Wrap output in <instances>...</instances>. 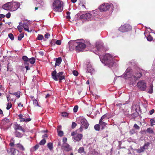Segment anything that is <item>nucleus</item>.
I'll return each mask as SVG.
<instances>
[{"label": "nucleus", "instance_id": "1", "mask_svg": "<svg viewBox=\"0 0 155 155\" xmlns=\"http://www.w3.org/2000/svg\"><path fill=\"white\" fill-rule=\"evenodd\" d=\"M101 61L109 67H111L114 64L113 57L111 54H106L102 56H99Z\"/></svg>", "mask_w": 155, "mask_h": 155}, {"label": "nucleus", "instance_id": "2", "mask_svg": "<svg viewBox=\"0 0 155 155\" xmlns=\"http://www.w3.org/2000/svg\"><path fill=\"white\" fill-rule=\"evenodd\" d=\"M63 2L59 0H55L53 2L52 8L56 12H61L63 10Z\"/></svg>", "mask_w": 155, "mask_h": 155}, {"label": "nucleus", "instance_id": "3", "mask_svg": "<svg viewBox=\"0 0 155 155\" xmlns=\"http://www.w3.org/2000/svg\"><path fill=\"white\" fill-rule=\"evenodd\" d=\"M63 72H61L57 74L56 70L52 71L51 73V77L55 81H58V78L59 80V82H61V81L65 79L64 76L63 75Z\"/></svg>", "mask_w": 155, "mask_h": 155}, {"label": "nucleus", "instance_id": "4", "mask_svg": "<svg viewBox=\"0 0 155 155\" xmlns=\"http://www.w3.org/2000/svg\"><path fill=\"white\" fill-rule=\"evenodd\" d=\"M81 40H76V46L75 50L78 52L82 51L86 47L85 45L83 43L80 42Z\"/></svg>", "mask_w": 155, "mask_h": 155}, {"label": "nucleus", "instance_id": "5", "mask_svg": "<svg viewBox=\"0 0 155 155\" xmlns=\"http://www.w3.org/2000/svg\"><path fill=\"white\" fill-rule=\"evenodd\" d=\"M137 86L138 88L142 91H145L147 87L146 83L143 80L139 81L137 83Z\"/></svg>", "mask_w": 155, "mask_h": 155}, {"label": "nucleus", "instance_id": "6", "mask_svg": "<svg viewBox=\"0 0 155 155\" xmlns=\"http://www.w3.org/2000/svg\"><path fill=\"white\" fill-rule=\"evenodd\" d=\"M77 121L79 120L82 125L84 127L85 129H87L89 124L86 119L85 118L81 117L80 118H77Z\"/></svg>", "mask_w": 155, "mask_h": 155}, {"label": "nucleus", "instance_id": "7", "mask_svg": "<svg viewBox=\"0 0 155 155\" xmlns=\"http://www.w3.org/2000/svg\"><path fill=\"white\" fill-rule=\"evenodd\" d=\"M132 28L131 26L128 24H125L120 27L119 30L122 32H125L131 30Z\"/></svg>", "mask_w": 155, "mask_h": 155}, {"label": "nucleus", "instance_id": "8", "mask_svg": "<svg viewBox=\"0 0 155 155\" xmlns=\"http://www.w3.org/2000/svg\"><path fill=\"white\" fill-rule=\"evenodd\" d=\"M111 5L108 3H104L100 6V10L101 12H105L109 10L110 8Z\"/></svg>", "mask_w": 155, "mask_h": 155}, {"label": "nucleus", "instance_id": "9", "mask_svg": "<svg viewBox=\"0 0 155 155\" xmlns=\"http://www.w3.org/2000/svg\"><path fill=\"white\" fill-rule=\"evenodd\" d=\"M11 10L13 11H15L17 10L20 6V3L12 1L11 2Z\"/></svg>", "mask_w": 155, "mask_h": 155}, {"label": "nucleus", "instance_id": "10", "mask_svg": "<svg viewBox=\"0 0 155 155\" xmlns=\"http://www.w3.org/2000/svg\"><path fill=\"white\" fill-rule=\"evenodd\" d=\"M69 45V48L70 51L73 50L76 48V40H71L68 43Z\"/></svg>", "mask_w": 155, "mask_h": 155}, {"label": "nucleus", "instance_id": "11", "mask_svg": "<svg viewBox=\"0 0 155 155\" xmlns=\"http://www.w3.org/2000/svg\"><path fill=\"white\" fill-rule=\"evenodd\" d=\"M62 148L64 151L67 152H69L72 150L71 147L67 143H63Z\"/></svg>", "mask_w": 155, "mask_h": 155}, {"label": "nucleus", "instance_id": "12", "mask_svg": "<svg viewBox=\"0 0 155 155\" xmlns=\"http://www.w3.org/2000/svg\"><path fill=\"white\" fill-rule=\"evenodd\" d=\"M29 21L27 20H25L24 21V23H23V28L25 31H27L28 32H31V30L30 31L29 29L28 25L29 24Z\"/></svg>", "mask_w": 155, "mask_h": 155}, {"label": "nucleus", "instance_id": "13", "mask_svg": "<svg viewBox=\"0 0 155 155\" xmlns=\"http://www.w3.org/2000/svg\"><path fill=\"white\" fill-rule=\"evenodd\" d=\"M94 69L89 62H88L87 64V67L86 68V71L87 72L91 73L94 71Z\"/></svg>", "mask_w": 155, "mask_h": 155}, {"label": "nucleus", "instance_id": "14", "mask_svg": "<svg viewBox=\"0 0 155 155\" xmlns=\"http://www.w3.org/2000/svg\"><path fill=\"white\" fill-rule=\"evenodd\" d=\"M96 47L97 50L98 51H101L103 50V44L102 43L96 42Z\"/></svg>", "mask_w": 155, "mask_h": 155}, {"label": "nucleus", "instance_id": "15", "mask_svg": "<svg viewBox=\"0 0 155 155\" xmlns=\"http://www.w3.org/2000/svg\"><path fill=\"white\" fill-rule=\"evenodd\" d=\"M11 2H8L3 5L2 8L6 10H9L11 9Z\"/></svg>", "mask_w": 155, "mask_h": 155}, {"label": "nucleus", "instance_id": "16", "mask_svg": "<svg viewBox=\"0 0 155 155\" xmlns=\"http://www.w3.org/2000/svg\"><path fill=\"white\" fill-rule=\"evenodd\" d=\"M130 69H127L124 75V78L125 79L128 78H130Z\"/></svg>", "mask_w": 155, "mask_h": 155}, {"label": "nucleus", "instance_id": "17", "mask_svg": "<svg viewBox=\"0 0 155 155\" xmlns=\"http://www.w3.org/2000/svg\"><path fill=\"white\" fill-rule=\"evenodd\" d=\"M82 137V134H77L76 135V136L73 137V138L76 140L79 141L81 140Z\"/></svg>", "mask_w": 155, "mask_h": 155}, {"label": "nucleus", "instance_id": "18", "mask_svg": "<svg viewBox=\"0 0 155 155\" xmlns=\"http://www.w3.org/2000/svg\"><path fill=\"white\" fill-rule=\"evenodd\" d=\"M142 76L141 73L140 72L136 73L134 75L132 76L131 78H134V80H137L140 78Z\"/></svg>", "mask_w": 155, "mask_h": 155}, {"label": "nucleus", "instance_id": "19", "mask_svg": "<svg viewBox=\"0 0 155 155\" xmlns=\"http://www.w3.org/2000/svg\"><path fill=\"white\" fill-rule=\"evenodd\" d=\"M11 152H12V155H18L19 153L18 150L13 148L11 149Z\"/></svg>", "mask_w": 155, "mask_h": 155}, {"label": "nucleus", "instance_id": "20", "mask_svg": "<svg viewBox=\"0 0 155 155\" xmlns=\"http://www.w3.org/2000/svg\"><path fill=\"white\" fill-rule=\"evenodd\" d=\"M15 130H21L23 132H25V131L21 126L18 124L15 125Z\"/></svg>", "mask_w": 155, "mask_h": 155}, {"label": "nucleus", "instance_id": "21", "mask_svg": "<svg viewBox=\"0 0 155 155\" xmlns=\"http://www.w3.org/2000/svg\"><path fill=\"white\" fill-rule=\"evenodd\" d=\"M100 125L102 127V129H104L107 123L106 121H99Z\"/></svg>", "mask_w": 155, "mask_h": 155}, {"label": "nucleus", "instance_id": "22", "mask_svg": "<svg viewBox=\"0 0 155 155\" xmlns=\"http://www.w3.org/2000/svg\"><path fill=\"white\" fill-rule=\"evenodd\" d=\"M16 147L18 148L19 149L22 151L25 150V148L20 143H17L16 144Z\"/></svg>", "mask_w": 155, "mask_h": 155}, {"label": "nucleus", "instance_id": "23", "mask_svg": "<svg viewBox=\"0 0 155 155\" xmlns=\"http://www.w3.org/2000/svg\"><path fill=\"white\" fill-rule=\"evenodd\" d=\"M61 57H59L58 58H57L55 64V67L61 64Z\"/></svg>", "mask_w": 155, "mask_h": 155}, {"label": "nucleus", "instance_id": "24", "mask_svg": "<svg viewBox=\"0 0 155 155\" xmlns=\"http://www.w3.org/2000/svg\"><path fill=\"white\" fill-rule=\"evenodd\" d=\"M22 59L25 61V65L28 64V61L29 60V58H28L27 56H23L22 57Z\"/></svg>", "mask_w": 155, "mask_h": 155}, {"label": "nucleus", "instance_id": "25", "mask_svg": "<svg viewBox=\"0 0 155 155\" xmlns=\"http://www.w3.org/2000/svg\"><path fill=\"white\" fill-rule=\"evenodd\" d=\"M15 135L16 137H21L23 136V134H22L17 131L15 132Z\"/></svg>", "mask_w": 155, "mask_h": 155}, {"label": "nucleus", "instance_id": "26", "mask_svg": "<svg viewBox=\"0 0 155 155\" xmlns=\"http://www.w3.org/2000/svg\"><path fill=\"white\" fill-rule=\"evenodd\" d=\"M47 146L50 150L51 151L53 150V147L52 143L51 142L48 143L47 144Z\"/></svg>", "mask_w": 155, "mask_h": 155}, {"label": "nucleus", "instance_id": "27", "mask_svg": "<svg viewBox=\"0 0 155 155\" xmlns=\"http://www.w3.org/2000/svg\"><path fill=\"white\" fill-rule=\"evenodd\" d=\"M35 62V59L33 58H31L30 59H29V60L28 61V64H29V63H30L31 64H34Z\"/></svg>", "mask_w": 155, "mask_h": 155}, {"label": "nucleus", "instance_id": "28", "mask_svg": "<svg viewBox=\"0 0 155 155\" xmlns=\"http://www.w3.org/2000/svg\"><path fill=\"white\" fill-rule=\"evenodd\" d=\"M9 122V120L7 118H5L3 119L2 121V124L3 125H5V124Z\"/></svg>", "mask_w": 155, "mask_h": 155}, {"label": "nucleus", "instance_id": "29", "mask_svg": "<svg viewBox=\"0 0 155 155\" xmlns=\"http://www.w3.org/2000/svg\"><path fill=\"white\" fill-rule=\"evenodd\" d=\"M20 119L21 120H20V121L21 122H28L31 120V119L30 118L25 119V118H24L23 117Z\"/></svg>", "mask_w": 155, "mask_h": 155}, {"label": "nucleus", "instance_id": "30", "mask_svg": "<svg viewBox=\"0 0 155 155\" xmlns=\"http://www.w3.org/2000/svg\"><path fill=\"white\" fill-rule=\"evenodd\" d=\"M107 120V115L106 114H105L101 117L99 120L106 121V120Z\"/></svg>", "mask_w": 155, "mask_h": 155}, {"label": "nucleus", "instance_id": "31", "mask_svg": "<svg viewBox=\"0 0 155 155\" xmlns=\"http://www.w3.org/2000/svg\"><path fill=\"white\" fill-rule=\"evenodd\" d=\"M38 40H41L43 39L44 41H46V39L44 38L43 36L42 35H39L37 37Z\"/></svg>", "mask_w": 155, "mask_h": 155}, {"label": "nucleus", "instance_id": "32", "mask_svg": "<svg viewBox=\"0 0 155 155\" xmlns=\"http://www.w3.org/2000/svg\"><path fill=\"white\" fill-rule=\"evenodd\" d=\"M10 94L16 96V97H17L18 98H19L20 97V92L19 91L17 92L10 93Z\"/></svg>", "mask_w": 155, "mask_h": 155}, {"label": "nucleus", "instance_id": "33", "mask_svg": "<svg viewBox=\"0 0 155 155\" xmlns=\"http://www.w3.org/2000/svg\"><path fill=\"white\" fill-rule=\"evenodd\" d=\"M78 152L79 153L84 152V148L83 147H80L78 150Z\"/></svg>", "mask_w": 155, "mask_h": 155}, {"label": "nucleus", "instance_id": "34", "mask_svg": "<svg viewBox=\"0 0 155 155\" xmlns=\"http://www.w3.org/2000/svg\"><path fill=\"white\" fill-rule=\"evenodd\" d=\"M83 17H87L88 18H87L88 19H91V15L90 14V13H87L84 15H83L82 16Z\"/></svg>", "mask_w": 155, "mask_h": 155}, {"label": "nucleus", "instance_id": "35", "mask_svg": "<svg viewBox=\"0 0 155 155\" xmlns=\"http://www.w3.org/2000/svg\"><path fill=\"white\" fill-rule=\"evenodd\" d=\"M146 131L150 134H152L153 132L152 129L150 128H148L147 130Z\"/></svg>", "mask_w": 155, "mask_h": 155}, {"label": "nucleus", "instance_id": "36", "mask_svg": "<svg viewBox=\"0 0 155 155\" xmlns=\"http://www.w3.org/2000/svg\"><path fill=\"white\" fill-rule=\"evenodd\" d=\"M136 151L138 153H140L144 151L141 147L139 149H137L136 150Z\"/></svg>", "mask_w": 155, "mask_h": 155}, {"label": "nucleus", "instance_id": "37", "mask_svg": "<svg viewBox=\"0 0 155 155\" xmlns=\"http://www.w3.org/2000/svg\"><path fill=\"white\" fill-rule=\"evenodd\" d=\"M95 129L97 131H99L100 129V125L98 124H96L94 126Z\"/></svg>", "mask_w": 155, "mask_h": 155}, {"label": "nucleus", "instance_id": "38", "mask_svg": "<svg viewBox=\"0 0 155 155\" xmlns=\"http://www.w3.org/2000/svg\"><path fill=\"white\" fill-rule=\"evenodd\" d=\"M24 34H21L18 36V39L19 40H21L22 38L24 37Z\"/></svg>", "mask_w": 155, "mask_h": 155}, {"label": "nucleus", "instance_id": "39", "mask_svg": "<svg viewBox=\"0 0 155 155\" xmlns=\"http://www.w3.org/2000/svg\"><path fill=\"white\" fill-rule=\"evenodd\" d=\"M9 38L12 40H13L14 39V36L13 35L12 33H10L8 35Z\"/></svg>", "mask_w": 155, "mask_h": 155}, {"label": "nucleus", "instance_id": "40", "mask_svg": "<svg viewBox=\"0 0 155 155\" xmlns=\"http://www.w3.org/2000/svg\"><path fill=\"white\" fill-rule=\"evenodd\" d=\"M46 141L45 139L41 140L39 143V144L41 145H44L46 143Z\"/></svg>", "mask_w": 155, "mask_h": 155}, {"label": "nucleus", "instance_id": "41", "mask_svg": "<svg viewBox=\"0 0 155 155\" xmlns=\"http://www.w3.org/2000/svg\"><path fill=\"white\" fill-rule=\"evenodd\" d=\"M57 132L58 133V135L59 136L62 137L63 136L64 134L63 131L61 130H60L57 131Z\"/></svg>", "mask_w": 155, "mask_h": 155}, {"label": "nucleus", "instance_id": "42", "mask_svg": "<svg viewBox=\"0 0 155 155\" xmlns=\"http://www.w3.org/2000/svg\"><path fill=\"white\" fill-rule=\"evenodd\" d=\"M150 144V143L149 142H147L145 143L144 144L143 146H144V147H145V148H146V149H147L148 148V147Z\"/></svg>", "mask_w": 155, "mask_h": 155}, {"label": "nucleus", "instance_id": "43", "mask_svg": "<svg viewBox=\"0 0 155 155\" xmlns=\"http://www.w3.org/2000/svg\"><path fill=\"white\" fill-rule=\"evenodd\" d=\"M150 89L148 91V92L149 93H152L153 92V86L152 84L150 85Z\"/></svg>", "mask_w": 155, "mask_h": 155}, {"label": "nucleus", "instance_id": "44", "mask_svg": "<svg viewBox=\"0 0 155 155\" xmlns=\"http://www.w3.org/2000/svg\"><path fill=\"white\" fill-rule=\"evenodd\" d=\"M153 37L150 35H149L147 38V40L149 41H151L153 39Z\"/></svg>", "mask_w": 155, "mask_h": 155}, {"label": "nucleus", "instance_id": "45", "mask_svg": "<svg viewBox=\"0 0 155 155\" xmlns=\"http://www.w3.org/2000/svg\"><path fill=\"white\" fill-rule=\"evenodd\" d=\"M33 104L35 106H38V101L36 100H34L33 101Z\"/></svg>", "mask_w": 155, "mask_h": 155}, {"label": "nucleus", "instance_id": "46", "mask_svg": "<svg viewBox=\"0 0 155 155\" xmlns=\"http://www.w3.org/2000/svg\"><path fill=\"white\" fill-rule=\"evenodd\" d=\"M22 28H23L22 27H21L20 25L17 26V28L20 32H21L22 31Z\"/></svg>", "mask_w": 155, "mask_h": 155}, {"label": "nucleus", "instance_id": "47", "mask_svg": "<svg viewBox=\"0 0 155 155\" xmlns=\"http://www.w3.org/2000/svg\"><path fill=\"white\" fill-rule=\"evenodd\" d=\"M12 106V104L10 103H8L7 105L6 109L7 110H8Z\"/></svg>", "mask_w": 155, "mask_h": 155}, {"label": "nucleus", "instance_id": "48", "mask_svg": "<svg viewBox=\"0 0 155 155\" xmlns=\"http://www.w3.org/2000/svg\"><path fill=\"white\" fill-rule=\"evenodd\" d=\"M78 109V106L77 105H76L74 106L73 109V110L74 112H76Z\"/></svg>", "mask_w": 155, "mask_h": 155}, {"label": "nucleus", "instance_id": "49", "mask_svg": "<svg viewBox=\"0 0 155 155\" xmlns=\"http://www.w3.org/2000/svg\"><path fill=\"white\" fill-rule=\"evenodd\" d=\"M134 127L136 129L139 130L140 129V127L137 125L136 124H135L134 126Z\"/></svg>", "mask_w": 155, "mask_h": 155}, {"label": "nucleus", "instance_id": "50", "mask_svg": "<svg viewBox=\"0 0 155 155\" xmlns=\"http://www.w3.org/2000/svg\"><path fill=\"white\" fill-rule=\"evenodd\" d=\"M150 121V124L151 126H152L153 125L155 124V122L153 119H151Z\"/></svg>", "mask_w": 155, "mask_h": 155}, {"label": "nucleus", "instance_id": "51", "mask_svg": "<svg viewBox=\"0 0 155 155\" xmlns=\"http://www.w3.org/2000/svg\"><path fill=\"white\" fill-rule=\"evenodd\" d=\"M130 133L131 134H133L135 133V130L134 129H132L130 131Z\"/></svg>", "mask_w": 155, "mask_h": 155}, {"label": "nucleus", "instance_id": "52", "mask_svg": "<svg viewBox=\"0 0 155 155\" xmlns=\"http://www.w3.org/2000/svg\"><path fill=\"white\" fill-rule=\"evenodd\" d=\"M50 36V35L48 33H47L45 35V38L46 39L49 38V37Z\"/></svg>", "mask_w": 155, "mask_h": 155}, {"label": "nucleus", "instance_id": "53", "mask_svg": "<svg viewBox=\"0 0 155 155\" xmlns=\"http://www.w3.org/2000/svg\"><path fill=\"white\" fill-rule=\"evenodd\" d=\"M70 13L69 12H67V16H66V18L67 19L70 18Z\"/></svg>", "mask_w": 155, "mask_h": 155}, {"label": "nucleus", "instance_id": "54", "mask_svg": "<svg viewBox=\"0 0 155 155\" xmlns=\"http://www.w3.org/2000/svg\"><path fill=\"white\" fill-rule=\"evenodd\" d=\"M68 114L66 112H63L61 113V115L63 117H66L68 116Z\"/></svg>", "mask_w": 155, "mask_h": 155}, {"label": "nucleus", "instance_id": "55", "mask_svg": "<svg viewBox=\"0 0 155 155\" xmlns=\"http://www.w3.org/2000/svg\"><path fill=\"white\" fill-rule=\"evenodd\" d=\"M55 43L57 45H60L61 44V41L60 40H58L56 41Z\"/></svg>", "mask_w": 155, "mask_h": 155}, {"label": "nucleus", "instance_id": "56", "mask_svg": "<svg viewBox=\"0 0 155 155\" xmlns=\"http://www.w3.org/2000/svg\"><path fill=\"white\" fill-rule=\"evenodd\" d=\"M73 73L74 75L76 76H77L78 75V72L76 71H74L73 72Z\"/></svg>", "mask_w": 155, "mask_h": 155}, {"label": "nucleus", "instance_id": "57", "mask_svg": "<svg viewBox=\"0 0 155 155\" xmlns=\"http://www.w3.org/2000/svg\"><path fill=\"white\" fill-rule=\"evenodd\" d=\"M77 124H76L74 122H73L72 124V127L73 128H74L76 126Z\"/></svg>", "mask_w": 155, "mask_h": 155}, {"label": "nucleus", "instance_id": "58", "mask_svg": "<svg viewBox=\"0 0 155 155\" xmlns=\"http://www.w3.org/2000/svg\"><path fill=\"white\" fill-rule=\"evenodd\" d=\"M61 125H59L57 127V131H59L60 130H61Z\"/></svg>", "mask_w": 155, "mask_h": 155}, {"label": "nucleus", "instance_id": "59", "mask_svg": "<svg viewBox=\"0 0 155 155\" xmlns=\"http://www.w3.org/2000/svg\"><path fill=\"white\" fill-rule=\"evenodd\" d=\"M11 16V13L10 12L8 13L6 15V17L7 18H10Z\"/></svg>", "mask_w": 155, "mask_h": 155}, {"label": "nucleus", "instance_id": "60", "mask_svg": "<svg viewBox=\"0 0 155 155\" xmlns=\"http://www.w3.org/2000/svg\"><path fill=\"white\" fill-rule=\"evenodd\" d=\"M67 140V138L66 137H64L63 139V143H66V142Z\"/></svg>", "mask_w": 155, "mask_h": 155}, {"label": "nucleus", "instance_id": "61", "mask_svg": "<svg viewBox=\"0 0 155 155\" xmlns=\"http://www.w3.org/2000/svg\"><path fill=\"white\" fill-rule=\"evenodd\" d=\"M5 16V15L2 14H0V20L2 18H4Z\"/></svg>", "mask_w": 155, "mask_h": 155}, {"label": "nucleus", "instance_id": "62", "mask_svg": "<svg viewBox=\"0 0 155 155\" xmlns=\"http://www.w3.org/2000/svg\"><path fill=\"white\" fill-rule=\"evenodd\" d=\"M77 134H76V132H73L71 133V135L73 136V137L76 135Z\"/></svg>", "mask_w": 155, "mask_h": 155}, {"label": "nucleus", "instance_id": "63", "mask_svg": "<svg viewBox=\"0 0 155 155\" xmlns=\"http://www.w3.org/2000/svg\"><path fill=\"white\" fill-rule=\"evenodd\" d=\"M154 112V110L153 109H152L151 110L150 112H149V114L150 115L152 114H153Z\"/></svg>", "mask_w": 155, "mask_h": 155}, {"label": "nucleus", "instance_id": "64", "mask_svg": "<svg viewBox=\"0 0 155 155\" xmlns=\"http://www.w3.org/2000/svg\"><path fill=\"white\" fill-rule=\"evenodd\" d=\"M39 147V146L38 145H36L34 146V148L35 149V150H36V149H38Z\"/></svg>", "mask_w": 155, "mask_h": 155}]
</instances>
